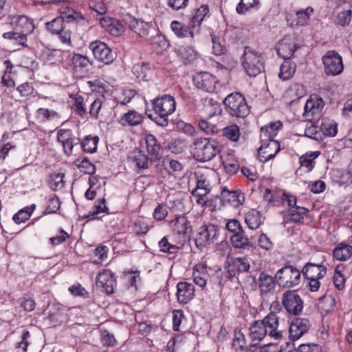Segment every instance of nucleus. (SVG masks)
<instances>
[{
  "label": "nucleus",
  "instance_id": "43",
  "mask_svg": "<svg viewBox=\"0 0 352 352\" xmlns=\"http://www.w3.org/2000/svg\"><path fill=\"white\" fill-rule=\"evenodd\" d=\"M295 71V64L292 63L289 60H285L280 65L278 76L283 80H287L293 76Z\"/></svg>",
  "mask_w": 352,
  "mask_h": 352
},
{
  "label": "nucleus",
  "instance_id": "36",
  "mask_svg": "<svg viewBox=\"0 0 352 352\" xmlns=\"http://www.w3.org/2000/svg\"><path fill=\"white\" fill-rule=\"evenodd\" d=\"M170 28L179 38L186 37L188 35L192 38L194 36L190 23L188 25H186L177 21H173L170 24Z\"/></svg>",
  "mask_w": 352,
  "mask_h": 352
},
{
  "label": "nucleus",
  "instance_id": "58",
  "mask_svg": "<svg viewBox=\"0 0 352 352\" xmlns=\"http://www.w3.org/2000/svg\"><path fill=\"white\" fill-rule=\"evenodd\" d=\"M313 8L308 7L305 10H299L296 12V25H303L306 24L309 18L310 13L313 12Z\"/></svg>",
  "mask_w": 352,
  "mask_h": 352
},
{
  "label": "nucleus",
  "instance_id": "42",
  "mask_svg": "<svg viewBox=\"0 0 352 352\" xmlns=\"http://www.w3.org/2000/svg\"><path fill=\"white\" fill-rule=\"evenodd\" d=\"M209 12V8L206 5H202L196 10L195 14L190 19V25L192 28L199 27L204 17Z\"/></svg>",
  "mask_w": 352,
  "mask_h": 352
},
{
  "label": "nucleus",
  "instance_id": "40",
  "mask_svg": "<svg viewBox=\"0 0 352 352\" xmlns=\"http://www.w3.org/2000/svg\"><path fill=\"white\" fill-rule=\"evenodd\" d=\"M320 131L323 133V137H333L338 133V124L333 120L322 119L320 124Z\"/></svg>",
  "mask_w": 352,
  "mask_h": 352
},
{
  "label": "nucleus",
  "instance_id": "18",
  "mask_svg": "<svg viewBox=\"0 0 352 352\" xmlns=\"http://www.w3.org/2000/svg\"><path fill=\"white\" fill-rule=\"evenodd\" d=\"M10 25L14 30L26 36L32 33L34 29L32 21L25 15L12 16L10 17Z\"/></svg>",
  "mask_w": 352,
  "mask_h": 352
},
{
  "label": "nucleus",
  "instance_id": "50",
  "mask_svg": "<svg viewBox=\"0 0 352 352\" xmlns=\"http://www.w3.org/2000/svg\"><path fill=\"white\" fill-rule=\"evenodd\" d=\"M239 128L236 124H232L223 129V135L232 142H236L240 137Z\"/></svg>",
  "mask_w": 352,
  "mask_h": 352
},
{
  "label": "nucleus",
  "instance_id": "34",
  "mask_svg": "<svg viewBox=\"0 0 352 352\" xmlns=\"http://www.w3.org/2000/svg\"><path fill=\"white\" fill-rule=\"evenodd\" d=\"M177 55L185 64L193 62L198 54L192 46H180L177 50Z\"/></svg>",
  "mask_w": 352,
  "mask_h": 352
},
{
  "label": "nucleus",
  "instance_id": "60",
  "mask_svg": "<svg viewBox=\"0 0 352 352\" xmlns=\"http://www.w3.org/2000/svg\"><path fill=\"white\" fill-rule=\"evenodd\" d=\"M136 94V91L133 89H123L122 91V96L118 98V100L120 104L125 105L131 102Z\"/></svg>",
  "mask_w": 352,
  "mask_h": 352
},
{
  "label": "nucleus",
  "instance_id": "9",
  "mask_svg": "<svg viewBox=\"0 0 352 352\" xmlns=\"http://www.w3.org/2000/svg\"><path fill=\"white\" fill-rule=\"evenodd\" d=\"M192 82L198 89L210 94L214 93L219 85L217 78L206 72L197 73L192 78Z\"/></svg>",
  "mask_w": 352,
  "mask_h": 352
},
{
  "label": "nucleus",
  "instance_id": "5",
  "mask_svg": "<svg viewBox=\"0 0 352 352\" xmlns=\"http://www.w3.org/2000/svg\"><path fill=\"white\" fill-rule=\"evenodd\" d=\"M243 58L242 65L248 76L254 77L264 70V64L261 54L250 47H245Z\"/></svg>",
  "mask_w": 352,
  "mask_h": 352
},
{
  "label": "nucleus",
  "instance_id": "3",
  "mask_svg": "<svg viewBox=\"0 0 352 352\" xmlns=\"http://www.w3.org/2000/svg\"><path fill=\"white\" fill-rule=\"evenodd\" d=\"M223 104L226 111L232 118H245L250 113V107L246 98L239 92L228 95L223 100Z\"/></svg>",
  "mask_w": 352,
  "mask_h": 352
},
{
  "label": "nucleus",
  "instance_id": "4",
  "mask_svg": "<svg viewBox=\"0 0 352 352\" xmlns=\"http://www.w3.org/2000/svg\"><path fill=\"white\" fill-rule=\"evenodd\" d=\"M194 157L199 162L211 160L219 152L215 142H211L208 138H196L190 145Z\"/></svg>",
  "mask_w": 352,
  "mask_h": 352
},
{
  "label": "nucleus",
  "instance_id": "47",
  "mask_svg": "<svg viewBox=\"0 0 352 352\" xmlns=\"http://www.w3.org/2000/svg\"><path fill=\"white\" fill-rule=\"evenodd\" d=\"M319 154V151H314L302 155L299 159L300 165L307 168L308 172L311 171L315 166V160Z\"/></svg>",
  "mask_w": 352,
  "mask_h": 352
},
{
  "label": "nucleus",
  "instance_id": "45",
  "mask_svg": "<svg viewBox=\"0 0 352 352\" xmlns=\"http://www.w3.org/2000/svg\"><path fill=\"white\" fill-rule=\"evenodd\" d=\"M98 140V136H86L80 142L83 151L89 153H95L97 151Z\"/></svg>",
  "mask_w": 352,
  "mask_h": 352
},
{
  "label": "nucleus",
  "instance_id": "62",
  "mask_svg": "<svg viewBox=\"0 0 352 352\" xmlns=\"http://www.w3.org/2000/svg\"><path fill=\"white\" fill-rule=\"evenodd\" d=\"M351 20V10H345L338 14L336 23L340 26L347 25Z\"/></svg>",
  "mask_w": 352,
  "mask_h": 352
},
{
  "label": "nucleus",
  "instance_id": "11",
  "mask_svg": "<svg viewBox=\"0 0 352 352\" xmlns=\"http://www.w3.org/2000/svg\"><path fill=\"white\" fill-rule=\"evenodd\" d=\"M217 233V226L214 224L203 225L199 227L195 239L197 248L201 250L208 244L212 243Z\"/></svg>",
  "mask_w": 352,
  "mask_h": 352
},
{
  "label": "nucleus",
  "instance_id": "48",
  "mask_svg": "<svg viewBox=\"0 0 352 352\" xmlns=\"http://www.w3.org/2000/svg\"><path fill=\"white\" fill-rule=\"evenodd\" d=\"M122 119L127 122L128 124L135 126L142 122L144 117L136 111L131 110L123 116Z\"/></svg>",
  "mask_w": 352,
  "mask_h": 352
},
{
  "label": "nucleus",
  "instance_id": "19",
  "mask_svg": "<svg viewBox=\"0 0 352 352\" xmlns=\"http://www.w3.org/2000/svg\"><path fill=\"white\" fill-rule=\"evenodd\" d=\"M172 232L184 238L183 243L186 241V236L192 231L190 221L185 216H179L170 222Z\"/></svg>",
  "mask_w": 352,
  "mask_h": 352
},
{
  "label": "nucleus",
  "instance_id": "37",
  "mask_svg": "<svg viewBox=\"0 0 352 352\" xmlns=\"http://www.w3.org/2000/svg\"><path fill=\"white\" fill-rule=\"evenodd\" d=\"M148 41L156 50H163L168 47V43L165 37L155 29H153V34L148 38Z\"/></svg>",
  "mask_w": 352,
  "mask_h": 352
},
{
  "label": "nucleus",
  "instance_id": "51",
  "mask_svg": "<svg viewBox=\"0 0 352 352\" xmlns=\"http://www.w3.org/2000/svg\"><path fill=\"white\" fill-rule=\"evenodd\" d=\"M324 105V101L321 98H317V107H315V102L313 98L307 101L305 105V113L314 114L320 111V109Z\"/></svg>",
  "mask_w": 352,
  "mask_h": 352
},
{
  "label": "nucleus",
  "instance_id": "63",
  "mask_svg": "<svg viewBox=\"0 0 352 352\" xmlns=\"http://www.w3.org/2000/svg\"><path fill=\"white\" fill-rule=\"evenodd\" d=\"M340 266L338 265L335 269V274L333 276V283L335 287L341 290L344 288L345 284V278L342 274H341L340 270Z\"/></svg>",
  "mask_w": 352,
  "mask_h": 352
},
{
  "label": "nucleus",
  "instance_id": "25",
  "mask_svg": "<svg viewBox=\"0 0 352 352\" xmlns=\"http://www.w3.org/2000/svg\"><path fill=\"white\" fill-rule=\"evenodd\" d=\"M193 285L186 282H179L177 285V296L179 303L186 304L194 296Z\"/></svg>",
  "mask_w": 352,
  "mask_h": 352
},
{
  "label": "nucleus",
  "instance_id": "56",
  "mask_svg": "<svg viewBox=\"0 0 352 352\" xmlns=\"http://www.w3.org/2000/svg\"><path fill=\"white\" fill-rule=\"evenodd\" d=\"M63 173H55L52 175L51 180L50 182V187L52 190H56L60 189L64 186V177Z\"/></svg>",
  "mask_w": 352,
  "mask_h": 352
},
{
  "label": "nucleus",
  "instance_id": "6",
  "mask_svg": "<svg viewBox=\"0 0 352 352\" xmlns=\"http://www.w3.org/2000/svg\"><path fill=\"white\" fill-rule=\"evenodd\" d=\"M226 228L233 233L230 237V241L234 248L245 249L253 245V237L249 238L245 235L244 230L238 220L235 219L228 220Z\"/></svg>",
  "mask_w": 352,
  "mask_h": 352
},
{
  "label": "nucleus",
  "instance_id": "41",
  "mask_svg": "<svg viewBox=\"0 0 352 352\" xmlns=\"http://www.w3.org/2000/svg\"><path fill=\"white\" fill-rule=\"evenodd\" d=\"M35 208L36 204H32L29 206L21 209L13 216V221L17 224L25 222L30 218Z\"/></svg>",
  "mask_w": 352,
  "mask_h": 352
},
{
  "label": "nucleus",
  "instance_id": "20",
  "mask_svg": "<svg viewBox=\"0 0 352 352\" xmlns=\"http://www.w3.org/2000/svg\"><path fill=\"white\" fill-rule=\"evenodd\" d=\"M279 142L274 140L265 144H261L258 149V157L260 161L265 162L273 159L280 151Z\"/></svg>",
  "mask_w": 352,
  "mask_h": 352
},
{
  "label": "nucleus",
  "instance_id": "49",
  "mask_svg": "<svg viewBox=\"0 0 352 352\" xmlns=\"http://www.w3.org/2000/svg\"><path fill=\"white\" fill-rule=\"evenodd\" d=\"M89 104L88 98L85 100L82 96H76L74 104L76 113L80 117H85L87 115L86 106Z\"/></svg>",
  "mask_w": 352,
  "mask_h": 352
},
{
  "label": "nucleus",
  "instance_id": "59",
  "mask_svg": "<svg viewBox=\"0 0 352 352\" xmlns=\"http://www.w3.org/2000/svg\"><path fill=\"white\" fill-rule=\"evenodd\" d=\"M153 29L151 25L148 23L140 21L138 28L135 33H137L140 37L146 38L148 39L149 34H153Z\"/></svg>",
  "mask_w": 352,
  "mask_h": 352
},
{
  "label": "nucleus",
  "instance_id": "15",
  "mask_svg": "<svg viewBox=\"0 0 352 352\" xmlns=\"http://www.w3.org/2000/svg\"><path fill=\"white\" fill-rule=\"evenodd\" d=\"M96 285L102 287L108 294L114 292L116 280L114 274L109 270H104L98 274L96 278Z\"/></svg>",
  "mask_w": 352,
  "mask_h": 352
},
{
  "label": "nucleus",
  "instance_id": "23",
  "mask_svg": "<svg viewBox=\"0 0 352 352\" xmlns=\"http://www.w3.org/2000/svg\"><path fill=\"white\" fill-rule=\"evenodd\" d=\"M260 295L263 296L269 293L273 292L276 288V280L274 277L265 272L260 273L257 281Z\"/></svg>",
  "mask_w": 352,
  "mask_h": 352
},
{
  "label": "nucleus",
  "instance_id": "10",
  "mask_svg": "<svg viewBox=\"0 0 352 352\" xmlns=\"http://www.w3.org/2000/svg\"><path fill=\"white\" fill-rule=\"evenodd\" d=\"M282 304L288 313L294 316L300 314L303 308V302L296 290L283 293Z\"/></svg>",
  "mask_w": 352,
  "mask_h": 352
},
{
  "label": "nucleus",
  "instance_id": "12",
  "mask_svg": "<svg viewBox=\"0 0 352 352\" xmlns=\"http://www.w3.org/2000/svg\"><path fill=\"white\" fill-rule=\"evenodd\" d=\"M89 48L92 51L94 57L106 65L112 63L115 58V54L112 52L111 48L103 42L94 41L90 43Z\"/></svg>",
  "mask_w": 352,
  "mask_h": 352
},
{
  "label": "nucleus",
  "instance_id": "61",
  "mask_svg": "<svg viewBox=\"0 0 352 352\" xmlns=\"http://www.w3.org/2000/svg\"><path fill=\"white\" fill-rule=\"evenodd\" d=\"M282 127L283 124L280 121L270 122L265 126H262V128H265L267 130V135H270L271 139H274Z\"/></svg>",
  "mask_w": 352,
  "mask_h": 352
},
{
  "label": "nucleus",
  "instance_id": "16",
  "mask_svg": "<svg viewBox=\"0 0 352 352\" xmlns=\"http://www.w3.org/2000/svg\"><path fill=\"white\" fill-rule=\"evenodd\" d=\"M219 199L222 206L230 204L236 208L243 204L245 197L240 190H229L223 188L221 192Z\"/></svg>",
  "mask_w": 352,
  "mask_h": 352
},
{
  "label": "nucleus",
  "instance_id": "33",
  "mask_svg": "<svg viewBox=\"0 0 352 352\" xmlns=\"http://www.w3.org/2000/svg\"><path fill=\"white\" fill-rule=\"evenodd\" d=\"M245 221L251 230H256L262 223V214L256 209H251L245 215Z\"/></svg>",
  "mask_w": 352,
  "mask_h": 352
},
{
  "label": "nucleus",
  "instance_id": "55",
  "mask_svg": "<svg viewBox=\"0 0 352 352\" xmlns=\"http://www.w3.org/2000/svg\"><path fill=\"white\" fill-rule=\"evenodd\" d=\"M60 202L59 198L54 195L49 199L47 206L45 210L43 212V214L46 215L48 214L56 213L60 208Z\"/></svg>",
  "mask_w": 352,
  "mask_h": 352
},
{
  "label": "nucleus",
  "instance_id": "24",
  "mask_svg": "<svg viewBox=\"0 0 352 352\" xmlns=\"http://www.w3.org/2000/svg\"><path fill=\"white\" fill-rule=\"evenodd\" d=\"M260 322L266 327L270 337L276 340L282 337L281 331L277 330L279 325V317L277 315L268 314L263 320H260Z\"/></svg>",
  "mask_w": 352,
  "mask_h": 352
},
{
  "label": "nucleus",
  "instance_id": "39",
  "mask_svg": "<svg viewBox=\"0 0 352 352\" xmlns=\"http://www.w3.org/2000/svg\"><path fill=\"white\" fill-rule=\"evenodd\" d=\"M197 190H203V192H199L197 199V202L199 204H205L206 201L204 199L210 191V188H209V183L205 179H203V176H201L199 179L197 181V187L192 191V195H195V192Z\"/></svg>",
  "mask_w": 352,
  "mask_h": 352
},
{
  "label": "nucleus",
  "instance_id": "53",
  "mask_svg": "<svg viewBox=\"0 0 352 352\" xmlns=\"http://www.w3.org/2000/svg\"><path fill=\"white\" fill-rule=\"evenodd\" d=\"M148 70V64H136L133 67V74L138 78L142 80H147V72Z\"/></svg>",
  "mask_w": 352,
  "mask_h": 352
},
{
  "label": "nucleus",
  "instance_id": "26",
  "mask_svg": "<svg viewBox=\"0 0 352 352\" xmlns=\"http://www.w3.org/2000/svg\"><path fill=\"white\" fill-rule=\"evenodd\" d=\"M129 159L140 170L148 169L153 164L152 159H149L148 155L139 148H135L131 153Z\"/></svg>",
  "mask_w": 352,
  "mask_h": 352
},
{
  "label": "nucleus",
  "instance_id": "57",
  "mask_svg": "<svg viewBox=\"0 0 352 352\" xmlns=\"http://www.w3.org/2000/svg\"><path fill=\"white\" fill-rule=\"evenodd\" d=\"M199 126L201 131L207 134L214 135L219 132V129L216 125L205 120H201L199 122Z\"/></svg>",
  "mask_w": 352,
  "mask_h": 352
},
{
  "label": "nucleus",
  "instance_id": "7",
  "mask_svg": "<svg viewBox=\"0 0 352 352\" xmlns=\"http://www.w3.org/2000/svg\"><path fill=\"white\" fill-rule=\"evenodd\" d=\"M301 272L292 265H285L278 270L275 278L278 283L285 288H291L300 283Z\"/></svg>",
  "mask_w": 352,
  "mask_h": 352
},
{
  "label": "nucleus",
  "instance_id": "35",
  "mask_svg": "<svg viewBox=\"0 0 352 352\" xmlns=\"http://www.w3.org/2000/svg\"><path fill=\"white\" fill-rule=\"evenodd\" d=\"M192 278L196 285L201 287H205L208 278L206 267L202 265H197L193 270Z\"/></svg>",
  "mask_w": 352,
  "mask_h": 352
},
{
  "label": "nucleus",
  "instance_id": "44",
  "mask_svg": "<svg viewBox=\"0 0 352 352\" xmlns=\"http://www.w3.org/2000/svg\"><path fill=\"white\" fill-rule=\"evenodd\" d=\"M335 305L336 302L334 298L330 295H325L319 299L318 306L322 314L327 315L334 309Z\"/></svg>",
  "mask_w": 352,
  "mask_h": 352
},
{
  "label": "nucleus",
  "instance_id": "30",
  "mask_svg": "<svg viewBox=\"0 0 352 352\" xmlns=\"http://www.w3.org/2000/svg\"><path fill=\"white\" fill-rule=\"evenodd\" d=\"M308 212V210L303 207L296 206V210H291L283 216V223L285 226L287 223L292 221L297 223H302L304 215Z\"/></svg>",
  "mask_w": 352,
  "mask_h": 352
},
{
  "label": "nucleus",
  "instance_id": "46",
  "mask_svg": "<svg viewBox=\"0 0 352 352\" xmlns=\"http://www.w3.org/2000/svg\"><path fill=\"white\" fill-rule=\"evenodd\" d=\"M260 5L259 0H240L236 11L239 14H245L251 9H257Z\"/></svg>",
  "mask_w": 352,
  "mask_h": 352
},
{
  "label": "nucleus",
  "instance_id": "32",
  "mask_svg": "<svg viewBox=\"0 0 352 352\" xmlns=\"http://www.w3.org/2000/svg\"><path fill=\"white\" fill-rule=\"evenodd\" d=\"M352 256V245L345 243H339L333 251V256L338 261H346Z\"/></svg>",
  "mask_w": 352,
  "mask_h": 352
},
{
  "label": "nucleus",
  "instance_id": "1",
  "mask_svg": "<svg viewBox=\"0 0 352 352\" xmlns=\"http://www.w3.org/2000/svg\"><path fill=\"white\" fill-rule=\"evenodd\" d=\"M153 112L146 113L148 117L158 126L166 127L169 123L168 116L175 110V101L170 95H164L152 100Z\"/></svg>",
  "mask_w": 352,
  "mask_h": 352
},
{
  "label": "nucleus",
  "instance_id": "38",
  "mask_svg": "<svg viewBox=\"0 0 352 352\" xmlns=\"http://www.w3.org/2000/svg\"><path fill=\"white\" fill-rule=\"evenodd\" d=\"M2 36L5 39L12 41L14 44L21 45L25 47H28L26 43L27 36L14 29L12 31L3 33Z\"/></svg>",
  "mask_w": 352,
  "mask_h": 352
},
{
  "label": "nucleus",
  "instance_id": "64",
  "mask_svg": "<svg viewBox=\"0 0 352 352\" xmlns=\"http://www.w3.org/2000/svg\"><path fill=\"white\" fill-rule=\"evenodd\" d=\"M153 218L157 221H162L168 215L167 207L164 204H158L153 212Z\"/></svg>",
  "mask_w": 352,
  "mask_h": 352
},
{
  "label": "nucleus",
  "instance_id": "28",
  "mask_svg": "<svg viewBox=\"0 0 352 352\" xmlns=\"http://www.w3.org/2000/svg\"><path fill=\"white\" fill-rule=\"evenodd\" d=\"M302 273L307 279L322 278L327 273V268L322 265L308 263L304 266Z\"/></svg>",
  "mask_w": 352,
  "mask_h": 352
},
{
  "label": "nucleus",
  "instance_id": "2",
  "mask_svg": "<svg viewBox=\"0 0 352 352\" xmlns=\"http://www.w3.org/2000/svg\"><path fill=\"white\" fill-rule=\"evenodd\" d=\"M76 25L73 14L58 16L45 23L46 29L52 34L60 35L62 43H71L72 28Z\"/></svg>",
  "mask_w": 352,
  "mask_h": 352
},
{
  "label": "nucleus",
  "instance_id": "22",
  "mask_svg": "<svg viewBox=\"0 0 352 352\" xmlns=\"http://www.w3.org/2000/svg\"><path fill=\"white\" fill-rule=\"evenodd\" d=\"M100 24L104 29L115 36H118L124 32V26L122 23L120 21L109 16H102L100 19Z\"/></svg>",
  "mask_w": 352,
  "mask_h": 352
},
{
  "label": "nucleus",
  "instance_id": "14",
  "mask_svg": "<svg viewBox=\"0 0 352 352\" xmlns=\"http://www.w3.org/2000/svg\"><path fill=\"white\" fill-rule=\"evenodd\" d=\"M310 328V322L307 318H296L290 323L289 338L292 341L298 340Z\"/></svg>",
  "mask_w": 352,
  "mask_h": 352
},
{
  "label": "nucleus",
  "instance_id": "29",
  "mask_svg": "<svg viewBox=\"0 0 352 352\" xmlns=\"http://www.w3.org/2000/svg\"><path fill=\"white\" fill-rule=\"evenodd\" d=\"M249 336L252 342L255 343L261 341L268 333L266 327L260 322V320L254 321L249 328Z\"/></svg>",
  "mask_w": 352,
  "mask_h": 352
},
{
  "label": "nucleus",
  "instance_id": "21",
  "mask_svg": "<svg viewBox=\"0 0 352 352\" xmlns=\"http://www.w3.org/2000/svg\"><path fill=\"white\" fill-rule=\"evenodd\" d=\"M145 144L146 151L151 156V158H153L155 160H160L162 157L164 153L163 147L154 135L146 134L145 135Z\"/></svg>",
  "mask_w": 352,
  "mask_h": 352
},
{
  "label": "nucleus",
  "instance_id": "17",
  "mask_svg": "<svg viewBox=\"0 0 352 352\" xmlns=\"http://www.w3.org/2000/svg\"><path fill=\"white\" fill-rule=\"evenodd\" d=\"M183 245L182 241H175L170 235L164 236L158 243L160 252L172 255L173 257Z\"/></svg>",
  "mask_w": 352,
  "mask_h": 352
},
{
  "label": "nucleus",
  "instance_id": "52",
  "mask_svg": "<svg viewBox=\"0 0 352 352\" xmlns=\"http://www.w3.org/2000/svg\"><path fill=\"white\" fill-rule=\"evenodd\" d=\"M232 348L235 351H243L245 348V338L240 331H234V337L232 343Z\"/></svg>",
  "mask_w": 352,
  "mask_h": 352
},
{
  "label": "nucleus",
  "instance_id": "27",
  "mask_svg": "<svg viewBox=\"0 0 352 352\" xmlns=\"http://www.w3.org/2000/svg\"><path fill=\"white\" fill-rule=\"evenodd\" d=\"M296 49V45L288 38L282 39L276 47L278 56L285 60H290Z\"/></svg>",
  "mask_w": 352,
  "mask_h": 352
},
{
  "label": "nucleus",
  "instance_id": "8",
  "mask_svg": "<svg viewBox=\"0 0 352 352\" xmlns=\"http://www.w3.org/2000/svg\"><path fill=\"white\" fill-rule=\"evenodd\" d=\"M322 62L324 73L328 76H336L343 71L342 58L336 51H328L322 57Z\"/></svg>",
  "mask_w": 352,
  "mask_h": 352
},
{
  "label": "nucleus",
  "instance_id": "31",
  "mask_svg": "<svg viewBox=\"0 0 352 352\" xmlns=\"http://www.w3.org/2000/svg\"><path fill=\"white\" fill-rule=\"evenodd\" d=\"M71 60L73 70L75 72L87 70L89 65H91V61L87 56L78 53H74Z\"/></svg>",
  "mask_w": 352,
  "mask_h": 352
},
{
  "label": "nucleus",
  "instance_id": "54",
  "mask_svg": "<svg viewBox=\"0 0 352 352\" xmlns=\"http://www.w3.org/2000/svg\"><path fill=\"white\" fill-rule=\"evenodd\" d=\"M305 135L317 141L323 140V133L321 132L320 129H318V126L314 124L305 129Z\"/></svg>",
  "mask_w": 352,
  "mask_h": 352
},
{
  "label": "nucleus",
  "instance_id": "13",
  "mask_svg": "<svg viewBox=\"0 0 352 352\" xmlns=\"http://www.w3.org/2000/svg\"><path fill=\"white\" fill-rule=\"evenodd\" d=\"M228 263L226 277L229 279L240 272H248L250 267V263L245 257L231 258Z\"/></svg>",
  "mask_w": 352,
  "mask_h": 352
}]
</instances>
